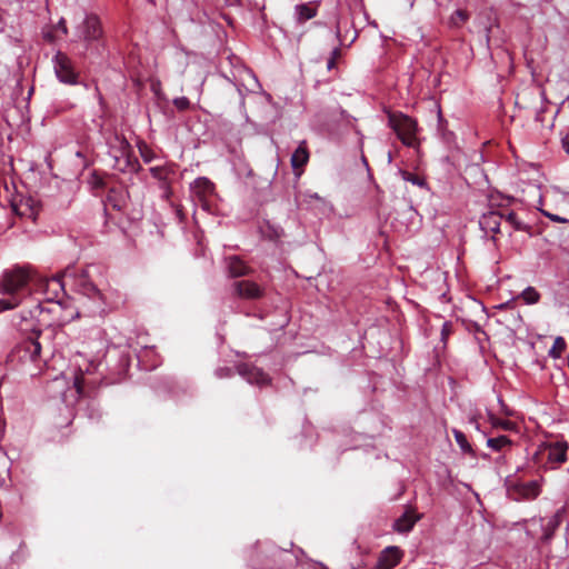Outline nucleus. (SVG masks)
<instances>
[{
  "label": "nucleus",
  "mask_w": 569,
  "mask_h": 569,
  "mask_svg": "<svg viewBox=\"0 0 569 569\" xmlns=\"http://www.w3.org/2000/svg\"><path fill=\"white\" fill-rule=\"evenodd\" d=\"M36 273L27 267H17L3 272L0 281V293L19 297L21 300L31 293V282Z\"/></svg>",
  "instance_id": "f257e3e1"
},
{
  "label": "nucleus",
  "mask_w": 569,
  "mask_h": 569,
  "mask_svg": "<svg viewBox=\"0 0 569 569\" xmlns=\"http://www.w3.org/2000/svg\"><path fill=\"white\" fill-rule=\"evenodd\" d=\"M568 442H541L532 455V462L545 470L559 468L567 460Z\"/></svg>",
  "instance_id": "f03ea898"
},
{
  "label": "nucleus",
  "mask_w": 569,
  "mask_h": 569,
  "mask_svg": "<svg viewBox=\"0 0 569 569\" xmlns=\"http://www.w3.org/2000/svg\"><path fill=\"white\" fill-rule=\"evenodd\" d=\"M388 123L405 146L409 148L419 146L418 123L415 119L402 112H391L388 116Z\"/></svg>",
  "instance_id": "7ed1b4c3"
},
{
  "label": "nucleus",
  "mask_w": 569,
  "mask_h": 569,
  "mask_svg": "<svg viewBox=\"0 0 569 569\" xmlns=\"http://www.w3.org/2000/svg\"><path fill=\"white\" fill-rule=\"evenodd\" d=\"M541 482L542 479L523 482L516 477H508L506 488L513 500H535L541 493Z\"/></svg>",
  "instance_id": "20e7f679"
},
{
  "label": "nucleus",
  "mask_w": 569,
  "mask_h": 569,
  "mask_svg": "<svg viewBox=\"0 0 569 569\" xmlns=\"http://www.w3.org/2000/svg\"><path fill=\"white\" fill-rule=\"evenodd\" d=\"M76 34L87 46L97 42L103 37L101 19L96 13H86L83 20L77 26Z\"/></svg>",
  "instance_id": "39448f33"
},
{
  "label": "nucleus",
  "mask_w": 569,
  "mask_h": 569,
  "mask_svg": "<svg viewBox=\"0 0 569 569\" xmlns=\"http://www.w3.org/2000/svg\"><path fill=\"white\" fill-rule=\"evenodd\" d=\"M53 68L57 78L66 84H77L79 73L76 71L72 60L63 52L58 51L53 57Z\"/></svg>",
  "instance_id": "423d86ee"
},
{
  "label": "nucleus",
  "mask_w": 569,
  "mask_h": 569,
  "mask_svg": "<svg viewBox=\"0 0 569 569\" xmlns=\"http://www.w3.org/2000/svg\"><path fill=\"white\" fill-rule=\"evenodd\" d=\"M193 200L203 210L210 211V199L214 194V183L206 177L197 178L190 186Z\"/></svg>",
  "instance_id": "0eeeda50"
},
{
  "label": "nucleus",
  "mask_w": 569,
  "mask_h": 569,
  "mask_svg": "<svg viewBox=\"0 0 569 569\" xmlns=\"http://www.w3.org/2000/svg\"><path fill=\"white\" fill-rule=\"evenodd\" d=\"M234 297L243 300H259L264 297L266 289L253 280H237L231 284Z\"/></svg>",
  "instance_id": "6e6552de"
},
{
  "label": "nucleus",
  "mask_w": 569,
  "mask_h": 569,
  "mask_svg": "<svg viewBox=\"0 0 569 569\" xmlns=\"http://www.w3.org/2000/svg\"><path fill=\"white\" fill-rule=\"evenodd\" d=\"M177 164L172 162L164 163L163 166H156L149 169L152 178L159 181V187L163 191V197L169 199L172 194L171 178L176 174Z\"/></svg>",
  "instance_id": "1a4fd4ad"
},
{
  "label": "nucleus",
  "mask_w": 569,
  "mask_h": 569,
  "mask_svg": "<svg viewBox=\"0 0 569 569\" xmlns=\"http://www.w3.org/2000/svg\"><path fill=\"white\" fill-rule=\"evenodd\" d=\"M237 372L250 385L262 387L269 385L271 381L270 377L262 369L249 363H240L237 366Z\"/></svg>",
  "instance_id": "9d476101"
},
{
  "label": "nucleus",
  "mask_w": 569,
  "mask_h": 569,
  "mask_svg": "<svg viewBox=\"0 0 569 569\" xmlns=\"http://www.w3.org/2000/svg\"><path fill=\"white\" fill-rule=\"evenodd\" d=\"M502 218L503 213L498 211H489L480 217L479 226L486 234H491V239L496 240V234L500 232Z\"/></svg>",
  "instance_id": "9b49d317"
},
{
  "label": "nucleus",
  "mask_w": 569,
  "mask_h": 569,
  "mask_svg": "<svg viewBox=\"0 0 569 569\" xmlns=\"http://www.w3.org/2000/svg\"><path fill=\"white\" fill-rule=\"evenodd\" d=\"M403 557V551L396 546L385 548L377 561V569H393Z\"/></svg>",
  "instance_id": "f8f14e48"
},
{
  "label": "nucleus",
  "mask_w": 569,
  "mask_h": 569,
  "mask_svg": "<svg viewBox=\"0 0 569 569\" xmlns=\"http://www.w3.org/2000/svg\"><path fill=\"white\" fill-rule=\"evenodd\" d=\"M309 161V151L306 141L300 142L291 154L290 163L297 178L303 172V167Z\"/></svg>",
  "instance_id": "ddd939ff"
},
{
  "label": "nucleus",
  "mask_w": 569,
  "mask_h": 569,
  "mask_svg": "<svg viewBox=\"0 0 569 569\" xmlns=\"http://www.w3.org/2000/svg\"><path fill=\"white\" fill-rule=\"evenodd\" d=\"M566 513V509L563 507L559 508L552 516L547 517L542 520V531L543 539L550 540L555 535L556 530L559 528L561 522L563 521Z\"/></svg>",
  "instance_id": "4468645a"
},
{
  "label": "nucleus",
  "mask_w": 569,
  "mask_h": 569,
  "mask_svg": "<svg viewBox=\"0 0 569 569\" xmlns=\"http://www.w3.org/2000/svg\"><path fill=\"white\" fill-rule=\"evenodd\" d=\"M421 516L416 513V511L411 508H408L402 516L396 519L393 523V529L397 532L406 533L412 530L416 522L420 520Z\"/></svg>",
  "instance_id": "2eb2a0df"
},
{
  "label": "nucleus",
  "mask_w": 569,
  "mask_h": 569,
  "mask_svg": "<svg viewBox=\"0 0 569 569\" xmlns=\"http://www.w3.org/2000/svg\"><path fill=\"white\" fill-rule=\"evenodd\" d=\"M228 274L232 278L243 277L250 273V268L238 256H231L226 259Z\"/></svg>",
  "instance_id": "dca6fc26"
},
{
  "label": "nucleus",
  "mask_w": 569,
  "mask_h": 569,
  "mask_svg": "<svg viewBox=\"0 0 569 569\" xmlns=\"http://www.w3.org/2000/svg\"><path fill=\"white\" fill-rule=\"evenodd\" d=\"M259 233L267 240L278 241L284 236V230L277 223L263 220L259 224Z\"/></svg>",
  "instance_id": "f3484780"
},
{
  "label": "nucleus",
  "mask_w": 569,
  "mask_h": 569,
  "mask_svg": "<svg viewBox=\"0 0 569 569\" xmlns=\"http://www.w3.org/2000/svg\"><path fill=\"white\" fill-rule=\"evenodd\" d=\"M317 6L312 2L301 3L295 7V19L302 24L317 16Z\"/></svg>",
  "instance_id": "a211bd4d"
},
{
  "label": "nucleus",
  "mask_w": 569,
  "mask_h": 569,
  "mask_svg": "<svg viewBox=\"0 0 569 569\" xmlns=\"http://www.w3.org/2000/svg\"><path fill=\"white\" fill-rule=\"evenodd\" d=\"M46 291L48 292V300L59 299L60 293L63 292V283L60 278L53 277L44 281Z\"/></svg>",
  "instance_id": "6ab92c4d"
},
{
  "label": "nucleus",
  "mask_w": 569,
  "mask_h": 569,
  "mask_svg": "<svg viewBox=\"0 0 569 569\" xmlns=\"http://www.w3.org/2000/svg\"><path fill=\"white\" fill-rule=\"evenodd\" d=\"M23 349L29 355L30 360L36 361L41 353V345L38 339L30 338L23 342Z\"/></svg>",
  "instance_id": "aec40b11"
},
{
  "label": "nucleus",
  "mask_w": 569,
  "mask_h": 569,
  "mask_svg": "<svg viewBox=\"0 0 569 569\" xmlns=\"http://www.w3.org/2000/svg\"><path fill=\"white\" fill-rule=\"evenodd\" d=\"M512 445V441L507 436H499L496 438H489L487 440V446L493 451H502L506 448H509Z\"/></svg>",
  "instance_id": "412c9836"
},
{
  "label": "nucleus",
  "mask_w": 569,
  "mask_h": 569,
  "mask_svg": "<svg viewBox=\"0 0 569 569\" xmlns=\"http://www.w3.org/2000/svg\"><path fill=\"white\" fill-rule=\"evenodd\" d=\"M502 220H505V222L508 223L513 230L523 231L528 229L527 224L521 221L518 214L513 211L503 213Z\"/></svg>",
  "instance_id": "4be33fe9"
},
{
  "label": "nucleus",
  "mask_w": 569,
  "mask_h": 569,
  "mask_svg": "<svg viewBox=\"0 0 569 569\" xmlns=\"http://www.w3.org/2000/svg\"><path fill=\"white\" fill-rule=\"evenodd\" d=\"M452 433H453L455 440H456L457 445L459 446V448L461 449V451L473 456L475 455L473 449H472L471 445L469 443L466 435L458 429H452Z\"/></svg>",
  "instance_id": "5701e85b"
},
{
  "label": "nucleus",
  "mask_w": 569,
  "mask_h": 569,
  "mask_svg": "<svg viewBox=\"0 0 569 569\" xmlns=\"http://www.w3.org/2000/svg\"><path fill=\"white\" fill-rule=\"evenodd\" d=\"M489 421L493 428H499L507 431H512L517 428V425L513 421L496 417L492 413H489Z\"/></svg>",
  "instance_id": "b1692460"
},
{
  "label": "nucleus",
  "mask_w": 569,
  "mask_h": 569,
  "mask_svg": "<svg viewBox=\"0 0 569 569\" xmlns=\"http://www.w3.org/2000/svg\"><path fill=\"white\" fill-rule=\"evenodd\" d=\"M137 147H138L140 157L142 158V160L146 163H149L157 158L154 150L149 144H147L144 141H139Z\"/></svg>",
  "instance_id": "393cba45"
},
{
  "label": "nucleus",
  "mask_w": 569,
  "mask_h": 569,
  "mask_svg": "<svg viewBox=\"0 0 569 569\" xmlns=\"http://www.w3.org/2000/svg\"><path fill=\"white\" fill-rule=\"evenodd\" d=\"M567 348V342L562 337H557L553 341L551 349L549 350V357L558 359Z\"/></svg>",
  "instance_id": "a878e982"
},
{
  "label": "nucleus",
  "mask_w": 569,
  "mask_h": 569,
  "mask_svg": "<svg viewBox=\"0 0 569 569\" xmlns=\"http://www.w3.org/2000/svg\"><path fill=\"white\" fill-rule=\"evenodd\" d=\"M21 303V298L9 296L0 299V313L17 308Z\"/></svg>",
  "instance_id": "bb28decb"
},
{
  "label": "nucleus",
  "mask_w": 569,
  "mask_h": 569,
  "mask_svg": "<svg viewBox=\"0 0 569 569\" xmlns=\"http://www.w3.org/2000/svg\"><path fill=\"white\" fill-rule=\"evenodd\" d=\"M521 298L526 303H537L540 299V293L533 287H527L521 292Z\"/></svg>",
  "instance_id": "cd10ccee"
},
{
  "label": "nucleus",
  "mask_w": 569,
  "mask_h": 569,
  "mask_svg": "<svg viewBox=\"0 0 569 569\" xmlns=\"http://www.w3.org/2000/svg\"><path fill=\"white\" fill-rule=\"evenodd\" d=\"M469 16L465 10H456L450 17V23L459 27L468 20Z\"/></svg>",
  "instance_id": "c85d7f7f"
},
{
  "label": "nucleus",
  "mask_w": 569,
  "mask_h": 569,
  "mask_svg": "<svg viewBox=\"0 0 569 569\" xmlns=\"http://www.w3.org/2000/svg\"><path fill=\"white\" fill-rule=\"evenodd\" d=\"M401 176H402V179L405 181H408L415 186H418V187H425L426 186V181L423 178H420L419 176L412 173V172H409V171H401Z\"/></svg>",
  "instance_id": "c756f323"
},
{
  "label": "nucleus",
  "mask_w": 569,
  "mask_h": 569,
  "mask_svg": "<svg viewBox=\"0 0 569 569\" xmlns=\"http://www.w3.org/2000/svg\"><path fill=\"white\" fill-rule=\"evenodd\" d=\"M340 57H341V49L337 47L331 51L330 57L327 61V69L329 71L336 69L337 60L340 59Z\"/></svg>",
  "instance_id": "7c9ffc66"
},
{
  "label": "nucleus",
  "mask_w": 569,
  "mask_h": 569,
  "mask_svg": "<svg viewBox=\"0 0 569 569\" xmlns=\"http://www.w3.org/2000/svg\"><path fill=\"white\" fill-rule=\"evenodd\" d=\"M83 292L92 298H102L100 290L90 281L83 283Z\"/></svg>",
  "instance_id": "2f4dec72"
},
{
  "label": "nucleus",
  "mask_w": 569,
  "mask_h": 569,
  "mask_svg": "<svg viewBox=\"0 0 569 569\" xmlns=\"http://www.w3.org/2000/svg\"><path fill=\"white\" fill-rule=\"evenodd\" d=\"M84 385H86V380L83 377V372L80 370V373L76 375L74 380H73V388L78 396L82 395Z\"/></svg>",
  "instance_id": "473e14b6"
},
{
  "label": "nucleus",
  "mask_w": 569,
  "mask_h": 569,
  "mask_svg": "<svg viewBox=\"0 0 569 569\" xmlns=\"http://www.w3.org/2000/svg\"><path fill=\"white\" fill-rule=\"evenodd\" d=\"M453 332V325L452 322L450 321H445L442 327H441V341L443 342V345L447 343V340L448 338L450 337V335Z\"/></svg>",
  "instance_id": "72a5a7b5"
},
{
  "label": "nucleus",
  "mask_w": 569,
  "mask_h": 569,
  "mask_svg": "<svg viewBox=\"0 0 569 569\" xmlns=\"http://www.w3.org/2000/svg\"><path fill=\"white\" fill-rule=\"evenodd\" d=\"M173 104L178 110H187L190 107V101L187 97H179L173 100Z\"/></svg>",
  "instance_id": "f704fd0d"
},
{
  "label": "nucleus",
  "mask_w": 569,
  "mask_h": 569,
  "mask_svg": "<svg viewBox=\"0 0 569 569\" xmlns=\"http://www.w3.org/2000/svg\"><path fill=\"white\" fill-rule=\"evenodd\" d=\"M541 213H542L545 217L549 218V219H550L551 221H553V222H559V223H569V219L563 218V217H561V216H559V214H555V213L548 212V211H546V210H541Z\"/></svg>",
  "instance_id": "c9c22d12"
},
{
  "label": "nucleus",
  "mask_w": 569,
  "mask_h": 569,
  "mask_svg": "<svg viewBox=\"0 0 569 569\" xmlns=\"http://www.w3.org/2000/svg\"><path fill=\"white\" fill-rule=\"evenodd\" d=\"M214 375L219 379H224L232 377L233 372L232 369L229 367H220L214 371Z\"/></svg>",
  "instance_id": "e433bc0d"
},
{
  "label": "nucleus",
  "mask_w": 569,
  "mask_h": 569,
  "mask_svg": "<svg viewBox=\"0 0 569 569\" xmlns=\"http://www.w3.org/2000/svg\"><path fill=\"white\" fill-rule=\"evenodd\" d=\"M57 29L60 30L62 32V34H68V27H67V23H66V20L64 19H61L58 24H57Z\"/></svg>",
  "instance_id": "4c0bfd02"
},
{
  "label": "nucleus",
  "mask_w": 569,
  "mask_h": 569,
  "mask_svg": "<svg viewBox=\"0 0 569 569\" xmlns=\"http://www.w3.org/2000/svg\"><path fill=\"white\" fill-rule=\"evenodd\" d=\"M562 148L569 154V132L562 138Z\"/></svg>",
  "instance_id": "58836bf2"
},
{
  "label": "nucleus",
  "mask_w": 569,
  "mask_h": 569,
  "mask_svg": "<svg viewBox=\"0 0 569 569\" xmlns=\"http://www.w3.org/2000/svg\"><path fill=\"white\" fill-rule=\"evenodd\" d=\"M121 144H122V156H124L129 149V143L123 139L121 141Z\"/></svg>",
  "instance_id": "ea45409f"
},
{
  "label": "nucleus",
  "mask_w": 569,
  "mask_h": 569,
  "mask_svg": "<svg viewBox=\"0 0 569 569\" xmlns=\"http://www.w3.org/2000/svg\"><path fill=\"white\" fill-rule=\"evenodd\" d=\"M499 403L501 406V410H502L503 413H506L508 416L511 415V412L506 408V406H505V403H503V401L501 399H499Z\"/></svg>",
  "instance_id": "a19ab883"
},
{
  "label": "nucleus",
  "mask_w": 569,
  "mask_h": 569,
  "mask_svg": "<svg viewBox=\"0 0 569 569\" xmlns=\"http://www.w3.org/2000/svg\"><path fill=\"white\" fill-rule=\"evenodd\" d=\"M230 6L240 3V0H227Z\"/></svg>",
  "instance_id": "79ce46f5"
}]
</instances>
